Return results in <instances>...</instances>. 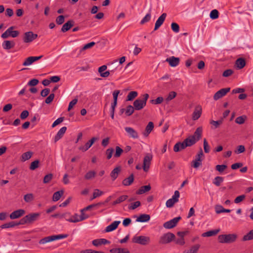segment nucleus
Returning <instances> with one entry per match:
<instances>
[{
  "label": "nucleus",
  "instance_id": "obj_1",
  "mask_svg": "<svg viewBox=\"0 0 253 253\" xmlns=\"http://www.w3.org/2000/svg\"><path fill=\"white\" fill-rule=\"evenodd\" d=\"M40 215L41 214L38 212L30 213L21 218L20 220V223L21 225L31 224L37 220L39 218Z\"/></svg>",
  "mask_w": 253,
  "mask_h": 253
},
{
  "label": "nucleus",
  "instance_id": "obj_2",
  "mask_svg": "<svg viewBox=\"0 0 253 253\" xmlns=\"http://www.w3.org/2000/svg\"><path fill=\"white\" fill-rule=\"evenodd\" d=\"M149 96L148 94L145 93L143 95L141 99L138 98L136 99L133 103L135 110H140L142 109L146 106Z\"/></svg>",
  "mask_w": 253,
  "mask_h": 253
},
{
  "label": "nucleus",
  "instance_id": "obj_3",
  "mask_svg": "<svg viewBox=\"0 0 253 253\" xmlns=\"http://www.w3.org/2000/svg\"><path fill=\"white\" fill-rule=\"evenodd\" d=\"M236 239L235 234L220 235L218 237V241L220 243H231L235 241Z\"/></svg>",
  "mask_w": 253,
  "mask_h": 253
},
{
  "label": "nucleus",
  "instance_id": "obj_4",
  "mask_svg": "<svg viewBox=\"0 0 253 253\" xmlns=\"http://www.w3.org/2000/svg\"><path fill=\"white\" fill-rule=\"evenodd\" d=\"M174 239V234L170 232H168L163 234L160 237L159 243L160 244H167L170 243Z\"/></svg>",
  "mask_w": 253,
  "mask_h": 253
},
{
  "label": "nucleus",
  "instance_id": "obj_5",
  "mask_svg": "<svg viewBox=\"0 0 253 253\" xmlns=\"http://www.w3.org/2000/svg\"><path fill=\"white\" fill-rule=\"evenodd\" d=\"M14 27L8 28L1 36L3 39H6L9 37L15 38L18 36L19 32L18 31H13Z\"/></svg>",
  "mask_w": 253,
  "mask_h": 253
},
{
  "label": "nucleus",
  "instance_id": "obj_6",
  "mask_svg": "<svg viewBox=\"0 0 253 253\" xmlns=\"http://www.w3.org/2000/svg\"><path fill=\"white\" fill-rule=\"evenodd\" d=\"M180 196V193L178 191L176 190L174 192V195L172 196V198L169 199L167 201L166 205L168 208H171L173 206L174 204L178 201V198Z\"/></svg>",
  "mask_w": 253,
  "mask_h": 253
},
{
  "label": "nucleus",
  "instance_id": "obj_7",
  "mask_svg": "<svg viewBox=\"0 0 253 253\" xmlns=\"http://www.w3.org/2000/svg\"><path fill=\"white\" fill-rule=\"evenodd\" d=\"M180 219V216L174 217L173 219L165 222L163 224V226L166 229H171L176 226Z\"/></svg>",
  "mask_w": 253,
  "mask_h": 253
},
{
  "label": "nucleus",
  "instance_id": "obj_8",
  "mask_svg": "<svg viewBox=\"0 0 253 253\" xmlns=\"http://www.w3.org/2000/svg\"><path fill=\"white\" fill-rule=\"evenodd\" d=\"M150 238L147 236H135L133 238V242L139 244L145 245L150 242Z\"/></svg>",
  "mask_w": 253,
  "mask_h": 253
},
{
  "label": "nucleus",
  "instance_id": "obj_9",
  "mask_svg": "<svg viewBox=\"0 0 253 253\" xmlns=\"http://www.w3.org/2000/svg\"><path fill=\"white\" fill-rule=\"evenodd\" d=\"M38 35L34 34L32 32H27L25 33L23 37V41L24 42H31L35 39H37Z\"/></svg>",
  "mask_w": 253,
  "mask_h": 253
},
{
  "label": "nucleus",
  "instance_id": "obj_10",
  "mask_svg": "<svg viewBox=\"0 0 253 253\" xmlns=\"http://www.w3.org/2000/svg\"><path fill=\"white\" fill-rule=\"evenodd\" d=\"M230 90V87L223 88L217 91L213 96V99L217 100L225 96Z\"/></svg>",
  "mask_w": 253,
  "mask_h": 253
},
{
  "label": "nucleus",
  "instance_id": "obj_11",
  "mask_svg": "<svg viewBox=\"0 0 253 253\" xmlns=\"http://www.w3.org/2000/svg\"><path fill=\"white\" fill-rule=\"evenodd\" d=\"M152 156L150 154L146 155L143 159V169L145 171H147L149 169Z\"/></svg>",
  "mask_w": 253,
  "mask_h": 253
},
{
  "label": "nucleus",
  "instance_id": "obj_12",
  "mask_svg": "<svg viewBox=\"0 0 253 253\" xmlns=\"http://www.w3.org/2000/svg\"><path fill=\"white\" fill-rule=\"evenodd\" d=\"M25 213V211L23 209H19L12 212L9 217L11 219H15L22 216Z\"/></svg>",
  "mask_w": 253,
  "mask_h": 253
},
{
  "label": "nucleus",
  "instance_id": "obj_13",
  "mask_svg": "<svg viewBox=\"0 0 253 253\" xmlns=\"http://www.w3.org/2000/svg\"><path fill=\"white\" fill-rule=\"evenodd\" d=\"M166 62L169 63V65L172 67L177 66L180 62V59L178 57L170 56L166 59Z\"/></svg>",
  "mask_w": 253,
  "mask_h": 253
},
{
  "label": "nucleus",
  "instance_id": "obj_14",
  "mask_svg": "<svg viewBox=\"0 0 253 253\" xmlns=\"http://www.w3.org/2000/svg\"><path fill=\"white\" fill-rule=\"evenodd\" d=\"M166 17L167 13H164L158 18L155 24L154 31L158 30L161 27L163 24Z\"/></svg>",
  "mask_w": 253,
  "mask_h": 253
},
{
  "label": "nucleus",
  "instance_id": "obj_15",
  "mask_svg": "<svg viewBox=\"0 0 253 253\" xmlns=\"http://www.w3.org/2000/svg\"><path fill=\"white\" fill-rule=\"evenodd\" d=\"M125 129L130 137L134 139L138 138V134L137 132L133 128L130 127H126Z\"/></svg>",
  "mask_w": 253,
  "mask_h": 253
},
{
  "label": "nucleus",
  "instance_id": "obj_16",
  "mask_svg": "<svg viewBox=\"0 0 253 253\" xmlns=\"http://www.w3.org/2000/svg\"><path fill=\"white\" fill-rule=\"evenodd\" d=\"M187 147V144L183 141L182 142H178L176 143L173 147V151L175 152H178L184 149Z\"/></svg>",
  "mask_w": 253,
  "mask_h": 253
},
{
  "label": "nucleus",
  "instance_id": "obj_17",
  "mask_svg": "<svg viewBox=\"0 0 253 253\" xmlns=\"http://www.w3.org/2000/svg\"><path fill=\"white\" fill-rule=\"evenodd\" d=\"M202 111V109L201 106H196L193 113L192 119L194 121L198 120L201 116Z\"/></svg>",
  "mask_w": 253,
  "mask_h": 253
},
{
  "label": "nucleus",
  "instance_id": "obj_18",
  "mask_svg": "<svg viewBox=\"0 0 253 253\" xmlns=\"http://www.w3.org/2000/svg\"><path fill=\"white\" fill-rule=\"evenodd\" d=\"M154 127V126L153 123L152 122H149L145 129V130L142 132L144 136L147 137L153 130Z\"/></svg>",
  "mask_w": 253,
  "mask_h": 253
},
{
  "label": "nucleus",
  "instance_id": "obj_19",
  "mask_svg": "<svg viewBox=\"0 0 253 253\" xmlns=\"http://www.w3.org/2000/svg\"><path fill=\"white\" fill-rule=\"evenodd\" d=\"M107 68L106 65H102L98 68V72L100 73L101 77L106 78L109 76L110 74V72L109 71L104 72V71L107 69Z\"/></svg>",
  "mask_w": 253,
  "mask_h": 253
},
{
  "label": "nucleus",
  "instance_id": "obj_20",
  "mask_svg": "<svg viewBox=\"0 0 253 253\" xmlns=\"http://www.w3.org/2000/svg\"><path fill=\"white\" fill-rule=\"evenodd\" d=\"M121 223L120 221H115L111 224L106 227L105 231L106 232H111L115 230L118 226L119 224Z\"/></svg>",
  "mask_w": 253,
  "mask_h": 253
},
{
  "label": "nucleus",
  "instance_id": "obj_21",
  "mask_svg": "<svg viewBox=\"0 0 253 253\" xmlns=\"http://www.w3.org/2000/svg\"><path fill=\"white\" fill-rule=\"evenodd\" d=\"M15 43L12 41H4L2 44V46L3 49L8 50L11 49L15 46Z\"/></svg>",
  "mask_w": 253,
  "mask_h": 253
},
{
  "label": "nucleus",
  "instance_id": "obj_22",
  "mask_svg": "<svg viewBox=\"0 0 253 253\" xmlns=\"http://www.w3.org/2000/svg\"><path fill=\"white\" fill-rule=\"evenodd\" d=\"M66 130L67 127L66 126H63L60 129L54 137V141L55 142L63 137Z\"/></svg>",
  "mask_w": 253,
  "mask_h": 253
},
{
  "label": "nucleus",
  "instance_id": "obj_23",
  "mask_svg": "<svg viewBox=\"0 0 253 253\" xmlns=\"http://www.w3.org/2000/svg\"><path fill=\"white\" fill-rule=\"evenodd\" d=\"M110 241L105 239H95L92 241V244L95 246L110 244Z\"/></svg>",
  "mask_w": 253,
  "mask_h": 253
},
{
  "label": "nucleus",
  "instance_id": "obj_24",
  "mask_svg": "<svg viewBox=\"0 0 253 253\" xmlns=\"http://www.w3.org/2000/svg\"><path fill=\"white\" fill-rule=\"evenodd\" d=\"M74 22L73 20H69L63 25L61 28V31L62 32H65L68 31L74 25Z\"/></svg>",
  "mask_w": 253,
  "mask_h": 253
},
{
  "label": "nucleus",
  "instance_id": "obj_25",
  "mask_svg": "<svg viewBox=\"0 0 253 253\" xmlns=\"http://www.w3.org/2000/svg\"><path fill=\"white\" fill-rule=\"evenodd\" d=\"M202 127H198L195 130L193 135H191V136H193V138L196 140L197 141L200 140L201 138L202 134Z\"/></svg>",
  "mask_w": 253,
  "mask_h": 253
},
{
  "label": "nucleus",
  "instance_id": "obj_26",
  "mask_svg": "<svg viewBox=\"0 0 253 253\" xmlns=\"http://www.w3.org/2000/svg\"><path fill=\"white\" fill-rule=\"evenodd\" d=\"M121 167H118L113 169L111 172L110 176L113 181L115 180L118 177L119 173L121 171Z\"/></svg>",
  "mask_w": 253,
  "mask_h": 253
},
{
  "label": "nucleus",
  "instance_id": "obj_27",
  "mask_svg": "<svg viewBox=\"0 0 253 253\" xmlns=\"http://www.w3.org/2000/svg\"><path fill=\"white\" fill-rule=\"evenodd\" d=\"M150 219V216L147 214H142L137 217L136 221L140 222H147Z\"/></svg>",
  "mask_w": 253,
  "mask_h": 253
},
{
  "label": "nucleus",
  "instance_id": "obj_28",
  "mask_svg": "<svg viewBox=\"0 0 253 253\" xmlns=\"http://www.w3.org/2000/svg\"><path fill=\"white\" fill-rule=\"evenodd\" d=\"M84 218H80L79 215L78 214H75L72 216H71L70 218H66V220L70 222H78L84 220Z\"/></svg>",
  "mask_w": 253,
  "mask_h": 253
},
{
  "label": "nucleus",
  "instance_id": "obj_29",
  "mask_svg": "<svg viewBox=\"0 0 253 253\" xmlns=\"http://www.w3.org/2000/svg\"><path fill=\"white\" fill-rule=\"evenodd\" d=\"M134 181V175L131 174L129 177L124 179L122 181V184L124 186L130 185Z\"/></svg>",
  "mask_w": 253,
  "mask_h": 253
},
{
  "label": "nucleus",
  "instance_id": "obj_30",
  "mask_svg": "<svg viewBox=\"0 0 253 253\" xmlns=\"http://www.w3.org/2000/svg\"><path fill=\"white\" fill-rule=\"evenodd\" d=\"M19 225H21L20 223V221L18 222H15L14 221H12V222L6 223L5 224L1 225L0 226V228L2 229L8 228L13 227L15 226H17Z\"/></svg>",
  "mask_w": 253,
  "mask_h": 253
},
{
  "label": "nucleus",
  "instance_id": "obj_31",
  "mask_svg": "<svg viewBox=\"0 0 253 253\" xmlns=\"http://www.w3.org/2000/svg\"><path fill=\"white\" fill-rule=\"evenodd\" d=\"M215 210L216 213L217 214H219L222 212H230L231 211L230 210L225 209L222 206L219 205L215 206Z\"/></svg>",
  "mask_w": 253,
  "mask_h": 253
},
{
  "label": "nucleus",
  "instance_id": "obj_32",
  "mask_svg": "<svg viewBox=\"0 0 253 253\" xmlns=\"http://www.w3.org/2000/svg\"><path fill=\"white\" fill-rule=\"evenodd\" d=\"M150 189L151 186L150 185L143 186H141L138 190H137L136 194L138 195H141L146 192L150 191Z\"/></svg>",
  "mask_w": 253,
  "mask_h": 253
},
{
  "label": "nucleus",
  "instance_id": "obj_33",
  "mask_svg": "<svg viewBox=\"0 0 253 253\" xmlns=\"http://www.w3.org/2000/svg\"><path fill=\"white\" fill-rule=\"evenodd\" d=\"M200 248L199 244H196L192 246L189 250L184 251L183 253H197Z\"/></svg>",
  "mask_w": 253,
  "mask_h": 253
},
{
  "label": "nucleus",
  "instance_id": "obj_34",
  "mask_svg": "<svg viewBox=\"0 0 253 253\" xmlns=\"http://www.w3.org/2000/svg\"><path fill=\"white\" fill-rule=\"evenodd\" d=\"M246 65V61L244 58H240L236 61V65L237 67L241 69L245 67Z\"/></svg>",
  "mask_w": 253,
  "mask_h": 253
},
{
  "label": "nucleus",
  "instance_id": "obj_35",
  "mask_svg": "<svg viewBox=\"0 0 253 253\" xmlns=\"http://www.w3.org/2000/svg\"><path fill=\"white\" fill-rule=\"evenodd\" d=\"M219 232V229H216L213 230H210L206 232L203 233L202 234V236L205 237H211L216 235Z\"/></svg>",
  "mask_w": 253,
  "mask_h": 253
},
{
  "label": "nucleus",
  "instance_id": "obj_36",
  "mask_svg": "<svg viewBox=\"0 0 253 253\" xmlns=\"http://www.w3.org/2000/svg\"><path fill=\"white\" fill-rule=\"evenodd\" d=\"M186 144L187 145V147H190L195 144L197 141L196 139L193 138V136H189L184 140Z\"/></svg>",
  "mask_w": 253,
  "mask_h": 253
},
{
  "label": "nucleus",
  "instance_id": "obj_37",
  "mask_svg": "<svg viewBox=\"0 0 253 253\" xmlns=\"http://www.w3.org/2000/svg\"><path fill=\"white\" fill-rule=\"evenodd\" d=\"M111 253H129V252L126 249L124 248H113L110 250Z\"/></svg>",
  "mask_w": 253,
  "mask_h": 253
},
{
  "label": "nucleus",
  "instance_id": "obj_38",
  "mask_svg": "<svg viewBox=\"0 0 253 253\" xmlns=\"http://www.w3.org/2000/svg\"><path fill=\"white\" fill-rule=\"evenodd\" d=\"M53 241H54V239H53V236L52 235V236H47V237H44V238L41 239L39 241V243L40 244H45L47 243H49L50 242H52Z\"/></svg>",
  "mask_w": 253,
  "mask_h": 253
},
{
  "label": "nucleus",
  "instance_id": "obj_39",
  "mask_svg": "<svg viewBox=\"0 0 253 253\" xmlns=\"http://www.w3.org/2000/svg\"><path fill=\"white\" fill-rule=\"evenodd\" d=\"M128 198L127 195H122L119 197L116 200L112 203L113 206H115L117 204H120L121 203L126 200Z\"/></svg>",
  "mask_w": 253,
  "mask_h": 253
},
{
  "label": "nucleus",
  "instance_id": "obj_40",
  "mask_svg": "<svg viewBox=\"0 0 253 253\" xmlns=\"http://www.w3.org/2000/svg\"><path fill=\"white\" fill-rule=\"evenodd\" d=\"M32 154L33 153L31 151H28L23 153L21 156V160L25 162L30 159L31 158Z\"/></svg>",
  "mask_w": 253,
  "mask_h": 253
},
{
  "label": "nucleus",
  "instance_id": "obj_41",
  "mask_svg": "<svg viewBox=\"0 0 253 253\" xmlns=\"http://www.w3.org/2000/svg\"><path fill=\"white\" fill-rule=\"evenodd\" d=\"M63 191L61 190V191H57L56 192H55L53 195V197H52V200L53 201H58L60 198H61V197L62 196V195H63Z\"/></svg>",
  "mask_w": 253,
  "mask_h": 253
},
{
  "label": "nucleus",
  "instance_id": "obj_42",
  "mask_svg": "<svg viewBox=\"0 0 253 253\" xmlns=\"http://www.w3.org/2000/svg\"><path fill=\"white\" fill-rule=\"evenodd\" d=\"M222 120H220L218 121H213L211 120L210 122V124L212 125L211 128L212 129H215L219 127V126L222 124Z\"/></svg>",
  "mask_w": 253,
  "mask_h": 253
},
{
  "label": "nucleus",
  "instance_id": "obj_43",
  "mask_svg": "<svg viewBox=\"0 0 253 253\" xmlns=\"http://www.w3.org/2000/svg\"><path fill=\"white\" fill-rule=\"evenodd\" d=\"M34 199V195L32 193H28L24 195V200L26 203H30Z\"/></svg>",
  "mask_w": 253,
  "mask_h": 253
},
{
  "label": "nucleus",
  "instance_id": "obj_44",
  "mask_svg": "<svg viewBox=\"0 0 253 253\" xmlns=\"http://www.w3.org/2000/svg\"><path fill=\"white\" fill-rule=\"evenodd\" d=\"M223 181V178L222 177L216 176L214 178L212 182L216 186H219L220 185L221 183Z\"/></svg>",
  "mask_w": 253,
  "mask_h": 253
},
{
  "label": "nucleus",
  "instance_id": "obj_45",
  "mask_svg": "<svg viewBox=\"0 0 253 253\" xmlns=\"http://www.w3.org/2000/svg\"><path fill=\"white\" fill-rule=\"evenodd\" d=\"M138 95V93L135 91H132L128 93L127 96V100L131 101L135 98Z\"/></svg>",
  "mask_w": 253,
  "mask_h": 253
},
{
  "label": "nucleus",
  "instance_id": "obj_46",
  "mask_svg": "<svg viewBox=\"0 0 253 253\" xmlns=\"http://www.w3.org/2000/svg\"><path fill=\"white\" fill-rule=\"evenodd\" d=\"M134 110L135 109L133 106L131 105H128L127 106L126 109V114L127 116H129L133 113Z\"/></svg>",
  "mask_w": 253,
  "mask_h": 253
},
{
  "label": "nucleus",
  "instance_id": "obj_47",
  "mask_svg": "<svg viewBox=\"0 0 253 253\" xmlns=\"http://www.w3.org/2000/svg\"><path fill=\"white\" fill-rule=\"evenodd\" d=\"M104 194L103 192L99 190L98 189H96L94 190L93 193L92 197L91 198V200L96 198L98 197H99Z\"/></svg>",
  "mask_w": 253,
  "mask_h": 253
},
{
  "label": "nucleus",
  "instance_id": "obj_48",
  "mask_svg": "<svg viewBox=\"0 0 253 253\" xmlns=\"http://www.w3.org/2000/svg\"><path fill=\"white\" fill-rule=\"evenodd\" d=\"M253 239V230L250 231L248 234L244 235L243 238V241H248Z\"/></svg>",
  "mask_w": 253,
  "mask_h": 253
},
{
  "label": "nucleus",
  "instance_id": "obj_49",
  "mask_svg": "<svg viewBox=\"0 0 253 253\" xmlns=\"http://www.w3.org/2000/svg\"><path fill=\"white\" fill-rule=\"evenodd\" d=\"M246 118V116L244 115L238 117L236 119L235 122L238 124L242 125L245 123Z\"/></svg>",
  "mask_w": 253,
  "mask_h": 253
},
{
  "label": "nucleus",
  "instance_id": "obj_50",
  "mask_svg": "<svg viewBox=\"0 0 253 253\" xmlns=\"http://www.w3.org/2000/svg\"><path fill=\"white\" fill-rule=\"evenodd\" d=\"M151 18V13L149 12V13H147L145 16V17L141 20V21L140 22V24L143 25V24H145V23L149 22Z\"/></svg>",
  "mask_w": 253,
  "mask_h": 253
},
{
  "label": "nucleus",
  "instance_id": "obj_51",
  "mask_svg": "<svg viewBox=\"0 0 253 253\" xmlns=\"http://www.w3.org/2000/svg\"><path fill=\"white\" fill-rule=\"evenodd\" d=\"M96 175V172L94 171L90 170L87 172L84 178L86 179H90L92 178H93Z\"/></svg>",
  "mask_w": 253,
  "mask_h": 253
},
{
  "label": "nucleus",
  "instance_id": "obj_52",
  "mask_svg": "<svg viewBox=\"0 0 253 253\" xmlns=\"http://www.w3.org/2000/svg\"><path fill=\"white\" fill-rule=\"evenodd\" d=\"M33 62H34V61L32 56H30L25 59V61L23 63V65L25 66H29Z\"/></svg>",
  "mask_w": 253,
  "mask_h": 253
},
{
  "label": "nucleus",
  "instance_id": "obj_53",
  "mask_svg": "<svg viewBox=\"0 0 253 253\" xmlns=\"http://www.w3.org/2000/svg\"><path fill=\"white\" fill-rule=\"evenodd\" d=\"M218 17V11L216 9L211 10L210 13V18L212 19H215Z\"/></svg>",
  "mask_w": 253,
  "mask_h": 253
},
{
  "label": "nucleus",
  "instance_id": "obj_54",
  "mask_svg": "<svg viewBox=\"0 0 253 253\" xmlns=\"http://www.w3.org/2000/svg\"><path fill=\"white\" fill-rule=\"evenodd\" d=\"M39 161L35 160L34 162H32L30 167V169L31 170H35L37 168L39 167Z\"/></svg>",
  "mask_w": 253,
  "mask_h": 253
},
{
  "label": "nucleus",
  "instance_id": "obj_55",
  "mask_svg": "<svg viewBox=\"0 0 253 253\" xmlns=\"http://www.w3.org/2000/svg\"><path fill=\"white\" fill-rule=\"evenodd\" d=\"M203 145L205 152L206 153H209L210 151V147L206 139H204Z\"/></svg>",
  "mask_w": 253,
  "mask_h": 253
},
{
  "label": "nucleus",
  "instance_id": "obj_56",
  "mask_svg": "<svg viewBox=\"0 0 253 253\" xmlns=\"http://www.w3.org/2000/svg\"><path fill=\"white\" fill-rule=\"evenodd\" d=\"M176 95V93L175 91H171L169 93V95L168 96L166 100L167 102H169V101L171 100L174 98H175Z\"/></svg>",
  "mask_w": 253,
  "mask_h": 253
},
{
  "label": "nucleus",
  "instance_id": "obj_57",
  "mask_svg": "<svg viewBox=\"0 0 253 253\" xmlns=\"http://www.w3.org/2000/svg\"><path fill=\"white\" fill-rule=\"evenodd\" d=\"M227 166L225 165H218L216 166L215 169L219 172H222L227 168Z\"/></svg>",
  "mask_w": 253,
  "mask_h": 253
},
{
  "label": "nucleus",
  "instance_id": "obj_58",
  "mask_svg": "<svg viewBox=\"0 0 253 253\" xmlns=\"http://www.w3.org/2000/svg\"><path fill=\"white\" fill-rule=\"evenodd\" d=\"M123 152V150L119 146L116 147V152L114 154V157L118 158L120 157L121 155Z\"/></svg>",
  "mask_w": 253,
  "mask_h": 253
},
{
  "label": "nucleus",
  "instance_id": "obj_59",
  "mask_svg": "<svg viewBox=\"0 0 253 253\" xmlns=\"http://www.w3.org/2000/svg\"><path fill=\"white\" fill-rule=\"evenodd\" d=\"M171 28L172 30L175 33H178L179 31V26L176 23H172L171 24Z\"/></svg>",
  "mask_w": 253,
  "mask_h": 253
},
{
  "label": "nucleus",
  "instance_id": "obj_60",
  "mask_svg": "<svg viewBox=\"0 0 253 253\" xmlns=\"http://www.w3.org/2000/svg\"><path fill=\"white\" fill-rule=\"evenodd\" d=\"M173 241H174V242L175 243V244H177V245H180V246H183L185 244V241H184V238H178V239H176L175 238V239L174 240H173Z\"/></svg>",
  "mask_w": 253,
  "mask_h": 253
},
{
  "label": "nucleus",
  "instance_id": "obj_61",
  "mask_svg": "<svg viewBox=\"0 0 253 253\" xmlns=\"http://www.w3.org/2000/svg\"><path fill=\"white\" fill-rule=\"evenodd\" d=\"M52 177L53 175L51 173H49L46 175L43 178V182L44 183H48L52 179Z\"/></svg>",
  "mask_w": 253,
  "mask_h": 253
},
{
  "label": "nucleus",
  "instance_id": "obj_62",
  "mask_svg": "<svg viewBox=\"0 0 253 253\" xmlns=\"http://www.w3.org/2000/svg\"><path fill=\"white\" fill-rule=\"evenodd\" d=\"M77 102H78V99L77 98H75L73 100H72L69 103V106H68V111H70L73 108L74 106L75 105L77 104Z\"/></svg>",
  "mask_w": 253,
  "mask_h": 253
},
{
  "label": "nucleus",
  "instance_id": "obj_63",
  "mask_svg": "<svg viewBox=\"0 0 253 253\" xmlns=\"http://www.w3.org/2000/svg\"><path fill=\"white\" fill-rule=\"evenodd\" d=\"M91 147V146L89 144V143L88 142H86L84 145V146H80L79 148V149L81 151H82V152H85L86 151H87L90 147Z\"/></svg>",
  "mask_w": 253,
  "mask_h": 253
},
{
  "label": "nucleus",
  "instance_id": "obj_64",
  "mask_svg": "<svg viewBox=\"0 0 253 253\" xmlns=\"http://www.w3.org/2000/svg\"><path fill=\"white\" fill-rule=\"evenodd\" d=\"M141 205V203L139 201H136L131 204L130 206H129V209L130 210H134L136 208L139 207Z\"/></svg>",
  "mask_w": 253,
  "mask_h": 253
}]
</instances>
